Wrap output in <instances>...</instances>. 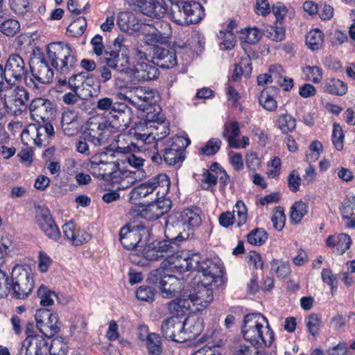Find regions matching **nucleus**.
I'll use <instances>...</instances> for the list:
<instances>
[{
  "label": "nucleus",
  "instance_id": "1",
  "mask_svg": "<svg viewBox=\"0 0 355 355\" xmlns=\"http://www.w3.org/2000/svg\"><path fill=\"white\" fill-rule=\"evenodd\" d=\"M168 261L181 271L195 270L203 276L202 282L189 291H184L180 297L168 303V309L173 314L182 315L188 311L195 312L205 309L214 300V288H220L225 284L223 268L219 259L202 260L198 252H184Z\"/></svg>",
  "mask_w": 355,
  "mask_h": 355
},
{
  "label": "nucleus",
  "instance_id": "2",
  "mask_svg": "<svg viewBox=\"0 0 355 355\" xmlns=\"http://www.w3.org/2000/svg\"><path fill=\"white\" fill-rule=\"evenodd\" d=\"M168 132V123L160 113V108L155 107L153 112H147L144 121H139L130 129L127 137L138 143L156 147L157 141L164 138Z\"/></svg>",
  "mask_w": 355,
  "mask_h": 355
},
{
  "label": "nucleus",
  "instance_id": "3",
  "mask_svg": "<svg viewBox=\"0 0 355 355\" xmlns=\"http://www.w3.org/2000/svg\"><path fill=\"white\" fill-rule=\"evenodd\" d=\"M242 334L244 339L257 348L270 347L274 340V333L268 320L260 313L245 316Z\"/></svg>",
  "mask_w": 355,
  "mask_h": 355
},
{
  "label": "nucleus",
  "instance_id": "4",
  "mask_svg": "<svg viewBox=\"0 0 355 355\" xmlns=\"http://www.w3.org/2000/svg\"><path fill=\"white\" fill-rule=\"evenodd\" d=\"M46 53L51 66L61 75L69 74L78 66L76 51L69 43L51 42L46 46Z\"/></svg>",
  "mask_w": 355,
  "mask_h": 355
},
{
  "label": "nucleus",
  "instance_id": "5",
  "mask_svg": "<svg viewBox=\"0 0 355 355\" xmlns=\"http://www.w3.org/2000/svg\"><path fill=\"white\" fill-rule=\"evenodd\" d=\"M162 261V266L150 272L148 276V281L156 284L163 297L171 298L175 297L178 293L182 291L184 288V281L175 275L168 274V270L177 269L180 272H182L180 268L173 267L168 261L172 257Z\"/></svg>",
  "mask_w": 355,
  "mask_h": 355
},
{
  "label": "nucleus",
  "instance_id": "6",
  "mask_svg": "<svg viewBox=\"0 0 355 355\" xmlns=\"http://www.w3.org/2000/svg\"><path fill=\"white\" fill-rule=\"evenodd\" d=\"M201 218L197 209H185L180 214H171L165 220V235L170 239H177L182 228L188 230L200 226Z\"/></svg>",
  "mask_w": 355,
  "mask_h": 355
},
{
  "label": "nucleus",
  "instance_id": "7",
  "mask_svg": "<svg viewBox=\"0 0 355 355\" xmlns=\"http://www.w3.org/2000/svg\"><path fill=\"white\" fill-rule=\"evenodd\" d=\"M6 89L1 95L3 96L4 113L10 115L18 116L27 108L28 93L26 89L15 83L7 82Z\"/></svg>",
  "mask_w": 355,
  "mask_h": 355
},
{
  "label": "nucleus",
  "instance_id": "8",
  "mask_svg": "<svg viewBox=\"0 0 355 355\" xmlns=\"http://www.w3.org/2000/svg\"><path fill=\"white\" fill-rule=\"evenodd\" d=\"M169 187L168 176L161 173L134 187L129 193V200L131 203H136L154 191H156L157 198H163L168 192Z\"/></svg>",
  "mask_w": 355,
  "mask_h": 355
},
{
  "label": "nucleus",
  "instance_id": "9",
  "mask_svg": "<svg viewBox=\"0 0 355 355\" xmlns=\"http://www.w3.org/2000/svg\"><path fill=\"white\" fill-rule=\"evenodd\" d=\"M155 92L149 87L137 86L127 87L124 92L119 93L117 96L131 106L149 112L148 111L149 109L151 110L155 107V106L152 107V105L155 101Z\"/></svg>",
  "mask_w": 355,
  "mask_h": 355
},
{
  "label": "nucleus",
  "instance_id": "10",
  "mask_svg": "<svg viewBox=\"0 0 355 355\" xmlns=\"http://www.w3.org/2000/svg\"><path fill=\"white\" fill-rule=\"evenodd\" d=\"M105 62L108 67L127 76L131 64L129 49L123 35H119L114 41L112 50L105 53Z\"/></svg>",
  "mask_w": 355,
  "mask_h": 355
},
{
  "label": "nucleus",
  "instance_id": "11",
  "mask_svg": "<svg viewBox=\"0 0 355 355\" xmlns=\"http://www.w3.org/2000/svg\"><path fill=\"white\" fill-rule=\"evenodd\" d=\"M171 207V201L166 198H157L155 201L146 205L132 206L128 216L131 219L143 218L148 221L159 219L166 214Z\"/></svg>",
  "mask_w": 355,
  "mask_h": 355
},
{
  "label": "nucleus",
  "instance_id": "12",
  "mask_svg": "<svg viewBox=\"0 0 355 355\" xmlns=\"http://www.w3.org/2000/svg\"><path fill=\"white\" fill-rule=\"evenodd\" d=\"M114 158V153L111 149L96 153L87 164L88 170L94 176L108 180L110 173L117 168Z\"/></svg>",
  "mask_w": 355,
  "mask_h": 355
},
{
  "label": "nucleus",
  "instance_id": "13",
  "mask_svg": "<svg viewBox=\"0 0 355 355\" xmlns=\"http://www.w3.org/2000/svg\"><path fill=\"white\" fill-rule=\"evenodd\" d=\"M171 12L172 20L180 25L198 23L205 17V10L202 5L196 1L180 2L175 5Z\"/></svg>",
  "mask_w": 355,
  "mask_h": 355
},
{
  "label": "nucleus",
  "instance_id": "14",
  "mask_svg": "<svg viewBox=\"0 0 355 355\" xmlns=\"http://www.w3.org/2000/svg\"><path fill=\"white\" fill-rule=\"evenodd\" d=\"M54 133L53 126L50 123H45L44 125L29 124L22 131L21 138L26 146L34 144L39 147L46 146L54 136Z\"/></svg>",
  "mask_w": 355,
  "mask_h": 355
},
{
  "label": "nucleus",
  "instance_id": "15",
  "mask_svg": "<svg viewBox=\"0 0 355 355\" xmlns=\"http://www.w3.org/2000/svg\"><path fill=\"white\" fill-rule=\"evenodd\" d=\"M33 288V281L28 270L22 266H16L12 271L9 291H13L14 295L19 299L26 297Z\"/></svg>",
  "mask_w": 355,
  "mask_h": 355
},
{
  "label": "nucleus",
  "instance_id": "16",
  "mask_svg": "<svg viewBox=\"0 0 355 355\" xmlns=\"http://www.w3.org/2000/svg\"><path fill=\"white\" fill-rule=\"evenodd\" d=\"M119 240L128 250H140L146 244L148 231L142 225H126L121 229Z\"/></svg>",
  "mask_w": 355,
  "mask_h": 355
},
{
  "label": "nucleus",
  "instance_id": "17",
  "mask_svg": "<svg viewBox=\"0 0 355 355\" xmlns=\"http://www.w3.org/2000/svg\"><path fill=\"white\" fill-rule=\"evenodd\" d=\"M110 132V124L107 121L92 117L87 121L84 134L88 141L98 146L107 142Z\"/></svg>",
  "mask_w": 355,
  "mask_h": 355
},
{
  "label": "nucleus",
  "instance_id": "18",
  "mask_svg": "<svg viewBox=\"0 0 355 355\" xmlns=\"http://www.w3.org/2000/svg\"><path fill=\"white\" fill-rule=\"evenodd\" d=\"M33 324L28 323L26 328V337L21 344L17 355H43L47 349V341L42 335L33 332Z\"/></svg>",
  "mask_w": 355,
  "mask_h": 355
},
{
  "label": "nucleus",
  "instance_id": "19",
  "mask_svg": "<svg viewBox=\"0 0 355 355\" xmlns=\"http://www.w3.org/2000/svg\"><path fill=\"white\" fill-rule=\"evenodd\" d=\"M30 68L33 77L40 83L49 84L54 76L53 70L49 65L44 55L40 49L35 50L30 61Z\"/></svg>",
  "mask_w": 355,
  "mask_h": 355
},
{
  "label": "nucleus",
  "instance_id": "20",
  "mask_svg": "<svg viewBox=\"0 0 355 355\" xmlns=\"http://www.w3.org/2000/svg\"><path fill=\"white\" fill-rule=\"evenodd\" d=\"M117 143V149L121 153H128L132 151H135L136 150L139 151L147 150L151 154L150 156L152 162L156 164H159L162 161V157L158 153L157 145L155 147L152 144L144 145L138 143L132 138L128 137L125 134L119 135Z\"/></svg>",
  "mask_w": 355,
  "mask_h": 355
},
{
  "label": "nucleus",
  "instance_id": "21",
  "mask_svg": "<svg viewBox=\"0 0 355 355\" xmlns=\"http://www.w3.org/2000/svg\"><path fill=\"white\" fill-rule=\"evenodd\" d=\"M157 67L150 62H135L131 65L127 77L130 82L139 83L156 79L159 76Z\"/></svg>",
  "mask_w": 355,
  "mask_h": 355
},
{
  "label": "nucleus",
  "instance_id": "22",
  "mask_svg": "<svg viewBox=\"0 0 355 355\" xmlns=\"http://www.w3.org/2000/svg\"><path fill=\"white\" fill-rule=\"evenodd\" d=\"M36 223L40 230L49 239L58 241L60 239V232L46 207H38L36 210Z\"/></svg>",
  "mask_w": 355,
  "mask_h": 355
},
{
  "label": "nucleus",
  "instance_id": "23",
  "mask_svg": "<svg viewBox=\"0 0 355 355\" xmlns=\"http://www.w3.org/2000/svg\"><path fill=\"white\" fill-rule=\"evenodd\" d=\"M190 144V140L183 136L170 139L164 153V159L168 165H175L182 159L184 149Z\"/></svg>",
  "mask_w": 355,
  "mask_h": 355
},
{
  "label": "nucleus",
  "instance_id": "24",
  "mask_svg": "<svg viewBox=\"0 0 355 355\" xmlns=\"http://www.w3.org/2000/svg\"><path fill=\"white\" fill-rule=\"evenodd\" d=\"M38 330L46 337H52L58 332V317L48 309L37 310L35 315Z\"/></svg>",
  "mask_w": 355,
  "mask_h": 355
},
{
  "label": "nucleus",
  "instance_id": "25",
  "mask_svg": "<svg viewBox=\"0 0 355 355\" xmlns=\"http://www.w3.org/2000/svg\"><path fill=\"white\" fill-rule=\"evenodd\" d=\"M167 2L171 0H162L163 3L156 0H128V3L141 13L155 18H160L167 12Z\"/></svg>",
  "mask_w": 355,
  "mask_h": 355
},
{
  "label": "nucleus",
  "instance_id": "26",
  "mask_svg": "<svg viewBox=\"0 0 355 355\" xmlns=\"http://www.w3.org/2000/svg\"><path fill=\"white\" fill-rule=\"evenodd\" d=\"M32 119L39 123L44 122L54 114L53 103L48 99L36 98L32 100L29 105Z\"/></svg>",
  "mask_w": 355,
  "mask_h": 355
},
{
  "label": "nucleus",
  "instance_id": "27",
  "mask_svg": "<svg viewBox=\"0 0 355 355\" xmlns=\"http://www.w3.org/2000/svg\"><path fill=\"white\" fill-rule=\"evenodd\" d=\"M173 316L163 321L161 330L163 336L168 340L182 343V330L184 329L183 320L179 315Z\"/></svg>",
  "mask_w": 355,
  "mask_h": 355
},
{
  "label": "nucleus",
  "instance_id": "28",
  "mask_svg": "<svg viewBox=\"0 0 355 355\" xmlns=\"http://www.w3.org/2000/svg\"><path fill=\"white\" fill-rule=\"evenodd\" d=\"M3 70L8 76L15 79V82L21 80L27 73L25 62L18 54H12L9 56Z\"/></svg>",
  "mask_w": 355,
  "mask_h": 355
},
{
  "label": "nucleus",
  "instance_id": "29",
  "mask_svg": "<svg viewBox=\"0 0 355 355\" xmlns=\"http://www.w3.org/2000/svg\"><path fill=\"white\" fill-rule=\"evenodd\" d=\"M81 119L78 112L65 110L62 114L61 125L64 135L72 136L76 134L81 125Z\"/></svg>",
  "mask_w": 355,
  "mask_h": 355
},
{
  "label": "nucleus",
  "instance_id": "30",
  "mask_svg": "<svg viewBox=\"0 0 355 355\" xmlns=\"http://www.w3.org/2000/svg\"><path fill=\"white\" fill-rule=\"evenodd\" d=\"M153 49V58L156 61L158 66L168 69L176 65L177 59L174 49L171 48L166 49L159 46H154Z\"/></svg>",
  "mask_w": 355,
  "mask_h": 355
},
{
  "label": "nucleus",
  "instance_id": "31",
  "mask_svg": "<svg viewBox=\"0 0 355 355\" xmlns=\"http://www.w3.org/2000/svg\"><path fill=\"white\" fill-rule=\"evenodd\" d=\"M352 240L346 234L329 236L326 239V245L338 255L343 254L351 246Z\"/></svg>",
  "mask_w": 355,
  "mask_h": 355
},
{
  "label": "nucleus",
  "instance_id": "32",
  "mask_svg": "<svg viewBox=\"0 0 355 355\" xmlns=\"http://www.w3.org/2000/svg\"><path fill=\"white\" fill-rule=\"evenodd\" d=\"M268 74L271 78V83H276L285 91H289L293 88V80L286 76L285 71L281 65L270 66Z\"/></svg>",
  "mask_w": 355,
  "mask_h": 355
},
{
  "label": "nucleus",
  "instance_id": "33",
  "mask_svg": "<svg viewBox=\"0 0 355 355\" xmlns=\"http://www.w3.org/2000/svg\"><path fill=\"white\" fill-rule=\"evenodd\" d=\"M117 24L125 32L137 31L142 28L139 20L133 13L129 12H122L118 15Z\"/></svg>",
  "mask_w": 355,
  "mask_h": 355
},
{
  "label": "nucleus",
  "instance_id": "34",
  "mask_svg": "<svg viewBox=\"0 0 355 355\" xmlns=\"http://www.w3.org/2000/svg\"><path fill=\"white\" fill-rule=\"evenodd\" d=\"M355 196L349 193L343 200L341 214L343 218L347 220L346 225L349 228L355 227Z\"/></svg>",
  "mask_w": 355,
  "mask_h": 355
},
{
  "label": "nucleus",
  "instance_id": "35",
  "mask_svg": "<svg viewBox=\"0 0 355 355\" xmlns=\"http://www.w3.org/2000/svg\"><path fill=\"white\" fill-rule=\"evenodd\" d=\"M184 329L182 330V343L187 340L194 339L202 331V324L199 320L190 317L183 320Z\"/></svg>",
  "mask_w": 355,
  "mask_h": 355
},
{
  "label": "nucleus",
  "instance_id": "36",
  "mask_svg": "<svg viewBox=\"0 0 355 355\" xmlns=\"http://www.w3.org/2000/svg\"><path fill=\"white\" fill-rule=\"evenodd\" d=\"M240 129L237 122L232 121L224 125L223 135L227 139L230 147L233 148H240V140L238 139Z\"/></svg>",
  "mask_w": 355,
  "mask_h": 355
},
{
  "label": "nucleus",
  "instance_id": "37",
  "mask_svg": "<svg viewBox=\"0 0 355 355\" xmlns=\"http://www.w3.org/2000/svg\"><path fill=\"white\" fill-rule=\"evenodd\" d=\"M252 62L248 55L241 57L240 62L235 64L234 69L232 75V78L237 81L241 77L249 78L252 73Z\"/></svg>",
  "mask_w": 355,
  "mask_h": 355
},
{
  "label": "nucleus",
  "instance_id": "38",
  "mask_svg": "<svg viewBox=\"0 0 355 355\" xmlns=\"http://www.w3.org/2000/svg\"><path fill=\"white\" fill-rule=\"evenodd\" d=\"M322 89L324 92L337 96H343L348 90L347 85L336 78H327L322 85Z\"/></svg>",
  "mask_w": 355,
  "mask_h": 355
},
{
  "label": "nucleus",
  "instance_id": "39",
  "mask_svg": "<svg viewBox=\"0 0 355 355\" xmlns=\"http://www.w3.org/2000/svg\"><path fill=\"white\" fill-rule=\"evenodd\" d=\"M276 90L272 87L263 89L259 97L260 105L266 110L272 112L277 107V103L275 98Z\"/></svg>",
  "mask_w": 355,
  "mask_h": 355
},
{
  "label": "nucleus",
  "instance_id": "40",
  "mask_svg": "<svg viewBox=\"0 0 355 355\" xmlns=\"http://www.w3.org/2000/svg\"><path fill=\"white\" fill-rule=\"evenodd\" d=\"M276 124L282 133L287 134L295 129L296 119L290 114H281L277 117Z\"/></svg>",
  "mask_w": 355,
  "mask_h": 355
},
{
  "label": "nucleus",
  "instance_id": "41",
  "mask_svg": "<svg viewBox=\"0 0 355 355\" xmlns=\"http://www.w3.org/2000/svg\"><path fill=\"white\" fill-rule=\"evenodd\" d=\"M324 42V35L318 28L311 30L306 36V44L312 51L322 48Z\"/></svg>",
  "mask_w": 355,
  "mask_h": 355
},
{
  "label": "nucleus",
  "instance_id": "42",
  "mask_svg": "<svg viewBox=\"0 0 355 355\" xmlns=\"http://www.w3.org/2000/svg\"><path fill=\"white\" fill-rule=\"evenodd\" d=\"M167 240L164 241H155V246L157 248V252L159 254V258H165L163 261H165L166 259H169L171 257L175 256L177 254H180L181 252H184L185 251L177 252L174 254H170L173 252V247L171 245V241L174 239H168L166 235Z\"/></svg>",
  "mask_w": 355,
  "mask_h": 355
},
{
  "label": "nucleus",
  "instance_id": "43",
  "mask_svg": "<svg viewBox=\"0 0 355 355\" xmlns=\"http://www.w3.org/2000/svg\"><path fill=\"white\" fill-rule=\"evenodd\" d=\"M145 42L148 45H153L155 43H165L167 41L159 34L150 24H146L141 28Z\"/></svg>",
  "mask_w": 355,
  "mask_h": 355
},
{
  "label": "nucleus",
  "instance_id": "44",
  "mask_svg": "<svg viewBox=\"0 0 355 355\" xmlns=\"http://www.w3.org/2000/svg\"><path fill=\"white\" fill-rule=\"evenodd\" d=\"M236 216L235 224L240 227L246 223L248 220V209L242 200L236 202L232 211Z\"/></svg>",
  "mask_w": 355,
  "mask_h": 355
},
{
  "label": "nucleus",
  "instance_id": "45",
  "mask_svg": "<svg viewBox=\"0 0 355 355\" xmlns=\"http://www.w3.org/2000/svg\"><path fill=\"white\" fill-rule=\"evenodd\" d=\"M19 30L20 24L15 19H8L0 24V32L7 37L15 36Z\"/></svg>",
  "mask_w": 355,
  "mask_h": 355
},
{
  "label": "nucleus",
  "instance_id": "46",
  "mask_svg": "<svg viewBox=\"0 0 355 355\" xmlns=\"http://www.w3.org/2000/svg\"><path fill=\"white\" fill-rule=\"evenodd\" d=\"M37 296L40 300V304L43 306H51L54 304L57 295L54 291L49 290L46 286L42 285L37 289Z\"/></svg>",
  "mask_w": 355,
  "mask_h": 355
},
{
  "label": "nucleus",
  "instance_id": "47",
  "mask_svg": "<svg viewBox=\"0 0 355 355\" xmlns=\"http://www.w3.org/2000/svg\"><path fill=\"white\" fill-rule=\"evenodd\" d=\"M120 104L114 103L112 99L108 97L103 98L97 101L96 107L99 110L108 112L110 114H121L122 110L119 108Z\"/></svg>",
  "mask_w": 355,
  "mask_h": 355
},
{
  "label": "nucleus",
  "instance_id": "48",
  "mask_svg": "<svg viewBox=\"0 0 355 355\" xmlns=\"http://www.w3.org/2000/svg\"><path fill=\"white\" fill-rule=\"evenodd\" d=\"M307 213V205L302 201L296 202L291 207V220L296 224L299 223Z\"/></svg>",
  "mask_w": 355,
  "mask_h": 355
},
{
  "label": "nucleus",
  "instance_id": "49",
  "mask_svg": "<svg viewBox=\"0 0 355 355\" xmlns=\"http://www.w3.org/2000/svg\"><path fill=\"white\" fill-rule=\"evenodd\" d=\"M146 347L149 354L159 355L162 352V343L159 335L151 333L146 337Z\"/></svg>",
  "mask_w": 355,
  "mask_h": 355
},
{
  "label": "nucleus",
  "instance_id": "50",
  "mask_svg": "<svg viewBox=\"0 0 355 355\" xmlns=\"http://www.w3.org/2000/svg\"><path fill=\"white\" fill-rule=\"evenodd\" d=\"M270 268L278 277L281 278L287 277L291 272L288 263L281 259H273L270 263Z\"/></svg>",
  "mask_w": 355,
  "mask_h": 355
},
{
  "label": "nucleus",
  "instance_id": "51",
  "mask_svg": "<svg viewBox=\"0 0 355 355\" xmlns=\"http://www.w3.org/2000/svg\"><path fill=\"white\" fill-rule=\"evenodd\" d=\"M248 241L254 245H261L268 239V233L263 229L257 228L252 230L247 236Z\"/></svg>",
  "mask_w": 355,
  "mask_h": 355
},
{
  "label": "nucleus",
  "instance_id": "52",
  "mask_svg": "<svg viewBox=\"0 0 355 355\" xmlns=\"http://www.w3.org/2000/svg\"><path fill=\"white\" fill-rule=\"evenodd\" d=\"M306 79L314 83H319L322 80V69L318 66L304 67L302 69Z\"/></svg>",
  "mask_w": 355,
  "mask_h": 355
},
{
  "label": "nucleus",
  "instance_id": "53",
  "mask_svg": "<svg viewBox=\"0 0 355 355\" xmlns=\"http://www.w3.org/2000/svg\"><path fill=\"white\" fill-rule=\"evenodd\" d=\"M85 318L80 315L74 316L71 320L70 333L71 336L83 335L86 329Z\"/></svg>",
  "mask_w": 355,
  "mask_h": 355
},
{
  "label": "nucleus",
  "instance_id": "54",
  "mask_svg": "<svg viewBox=\"0 0 355 355\" xmlns=\"http://www.w3.org/2000/svg\"><path fill=\"white\" fill-rule=\"evenodd\" d=\"M285 220L286 216L284 209L280 207H276L274 209L272 216L271 217V221L274 228L278 231L282 230L284 227Z\"/></svg>",
  "mask_w": 355,
  "mask_h": 355
},
{
  "label": "nucleus",
  "instance_id": "55",
  "mask_svg": "<svg viewBox=\"0 0 355 355\" xmlns=\"http://www.w3.org/2000/svg\"><path fill=\"white\" fill-rule=\"evenodd\" d=\"M321 278L324 284L330 286L331 294L334 295L338 287L336 276L330 269L324 268L321 272Z\"/></svg>",
  "mask_w": 355,
  "mask_h": 355
},
{
  "label": "nucleus",
  "instance_id": "56",
  "mask_svg": "<svg viewBox=\"0 0 355 355\" xmlns=\"http://www.w3.org/2000/svg\"><path fill=\"white\" fill-rule=\"evenodd\" d=\"M10 9L18 15H24L29 10L28 0H9Z\"/></svg>",
  "mask_w": 355,
  "mask_h": 355
},
{
  "label": "nucleus",
  "instance_id": "57",
  "mask_svg": "<svg viewBox=\"0 0 355 355\" xmlns=\"http://www.w3.org/2000/svg\"><path fill=\"white\" fill-rule=\"evenodd\" d=\"M261 37V32L255 27L245 29L242 32L241 40L249 44L257 43Z\"/></svg>",
  "mask_w": 355,
  "mask_h": 355
},
{
  "label": "nucleus",
  "instance_id": "58",
  "mask_svg": "<svg viewBox=\"0 0 355 355\" xmlns=\"http://www.w3.org/2000/svg\"><path fill=\"white\" fill-rule=\"evenodd\" d=\"M344 134L341 126L338 123H334L332 131V142L338 150L343 148Z\"/></svg>",
  "mask_w": 355,
  "mask_h": 355
},
{
  "label": "nucleus",
  "instance_id": "59",
  "mask_svg": "<svg viewBox=\"0 0 355 355\" xmlns=\"http://www.w3.org/2000/svg\"><path fill=\"white\" fill-rule=\"evenodd\" d=\"M222 142L219 139L212 138L209 139L205 146L201 148L200 152L205 155H212L216 154L221 146Z\"/></svg>",
  "mask_w": 355,
  "mask_h": 355
},
{
  "label": "nucleus",
  "instance_id": "60",
  "mask_svg": "<svg viewBox=\"0 0 355 355\" xmlns=\"http://www.w3.org/2000/svg\"><path fill=\"white\" fill-rule=\"evenodd\" d=\"M220 48L221 49L230 50L233 49L236 44V39L232 31L220 32Z\"/></svg>",
  "mask_w": 355,
  "mask_h": 355
},
{
  "label": "nucleus",
  "instance_id": "61",
  "mask_svg": "<svg viewBox=\"0 0 355 355\" xmlns=\"http://www.w3.org/2000/svg\"><path fill=\"white\" fill-rule=\"evenodd\" d=\"M52 263V259L45 252L41 250L38 252L37 268L40 272H46Z\"/></svg>",
  "mask_w": 355,
  "mask_h": 355
},
{
  "label": "nucleus",
  "instance_id": "62",
  "mask_svg": "<svg viewBox=\"0 0 355 355\" xmlns=\"http://www.w3.org/2000/svg\"><path fill=\"white\" fill-rule=\"evenodd\" d=\"M155 30L162 35V37L167 41V40L171 36L172 31L171 25L166 21H157L151 25Z\"/></svg>",
  "mask_w": 355,
  "mask_h": 355
},
{
  "label": "nucleus",
  "instance_id": "63",
  "mask_svg": "<svg viewBox=\"0 0 355 355\" xmlns=\"http://www.w3.org/2000/svg\"><path fill=\"white\" fill-rule=\"evenodd\" d=\"M266 35L275 42L282 41L285 38V30L280 26H269L266 30Z\"/></svg>",
  "mask_w": 355,
  "mask_h": 355
},
{
  "label": "nucleus",
  "instance_id": "64",
  "mask_svg": "<svg viewBox=\"0 0 355 355\" xmlns=\"http://www.w3.org/2000/svg\"><path fill=\"white\" fill-rule=\"evenodd\" d=\"M141 249V254L145 259L150 261H156L159 259L157 248L155 246V241H153L146 245H144Z\"/></svg>",
  "mask_w": 355,
  "mask_h": 355
}]
</instances>
